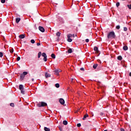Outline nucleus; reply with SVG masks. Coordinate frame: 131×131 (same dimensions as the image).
<instances>
[{"mask_svg": "<svg viewBox=\"0 0 131 131\" xmlns=\"http://www.w3.org/2000/svg\"><path fill=\"white\" fill-rule=\"evenodd\" d=\"M20 21H21V18H16V23H17V24H18V23H19V22H20Z\"/></svg>", "mask_w": 131, "mask_h": 131, "instance_id": "14", "label": "nucleus"}, {"mask_svg": "<svg viewBox=\"0 0 131 131\" xmlns=\"http://www.w3.org/2000/svg\"><path fill=\"white\" fill-rule=\"evenodd\" d=\"M19 90L20 91L22 95H25V91H24V85L23 84H20L19 85Z\"/></svg>", "mask_w": 131, "mask_h": 131, "instance_id": "3", "label": "nucleus"}, {"mask_svg": "<svg viewBox=\"0 0 131 131\" xmlns=\"http://www.w3.org/2000/svg\"><path fill=\"white\" fill-rule=\"evenodd\" d=\"M100 115H103V113H101Z\"/></svg>", "mask_w": 131, "mask_h": 131, "instance_id": "42", "label": "nucleus"}, {"mask_svg": "<svg viewBox=\"0 0 131 131\" xmlns=\"http://www.w3.org/2000/svg\"><path fill=\"white\" fill-rule=\"evenodd\" d=\"M123 50H124V51H127V50H128V47H127L126 46H125L123 47Z\"/></svg>", "mask_w": 131, "mask_h": 131, "instance_id": "15", "label": "nucleus"}, {"mask_svg": "<svg viewBox=\"0 0 131 131\" xmlns=\"http://www.w3.org/2000/svg\"><path fill=\"white\" fill-rule=\"evenodd\" d=\"M19 38L20 39H23V38H25V34H21L19 36Z\"/></svg>", "mask_w": 131, "mask_h": 131, "instance_id": "10", "label": "nucleus"}, {"mask_svg": "<svg viewBox=\"0 0 131 131\" xmlns=\"http://www.w3.org/2000/svg\"><path fill=\"white\" fill-rule=\"evenodd\" d=\"M119 6H120V3H119V2H117V3H116V7H117V8H118V7H119Z\"/></svg>", "mask_w": 131, "mask_h": 131, "instance_id": "25", "label": "nucleus"}, {"mask_svg": "<svg viewBox=\"0 0 131 131\" xmlns=\"http://www.w3.org/2000/svg\"><path fill=\"white\" fill-rule=\"evenodd\" d=\"M80 70H81V71H84V68H81L80 69Z\"/></svg>", "mask_w": 131, "mask_h": 131, "instance_id": "35", "label": "nucleus"}, {"mask_svg": "<svg viewBox=\"0 0 131 131\" xmlns=\"http://www.w3.org/2000/svg\"><path fill=\"white\" fill-rule=\"evenodd\" d=\"M124 31H127V28L124 27Z\"/></svg>", "mask_w": 131, "mask_h": 131, "instance_id": "34", "label": "nucleus"}, {"mask_svg": "<svg viewBox=\"0 0 131 131\" xmlns=\"http://www.w3.org/2000/svg\"><path fill=\"white\" fill-rule=\"evenodd\" d=\"M118 60L119 61H121L122 60V56H119L117 57Z\"/></svg>", "mask_w": 131, "mask_h": 131, "instance_id": "16", "label": "nucleus"}, {"mask_svg": "<svg viewBox=\"0 0 131 131\" xmlns=\"http://www.w3.org/2000/svg\"><path fill=\"white\" fill-rule=\"evenodd\" d=\"M113 14H114V12L113 11Z\"/></svg>", "mask_w": 131, "mask_h": 131, "instance_id": "45", "label": "nucleus"}, {"mask_svg": "<svg viewBox=\"0 0 131 131\" xmlns=\"http://www.w3.org/2000/svg\"><path fill=\"white\" fill-rule=\"evenodd\" d=\"M72 37H75V35L72 34Z\"/></svg>", "mask_w": 131, "mask_h": 131, "instance_id": "40", "label": "nucleus"}, {"mask_svg": "<svg viewBox=\"0 0 131 131\" xmlns=\"http://www.w3.org/2000/svg\"><path fill=\"white\" fill-rule=\"evenodd\" d=\"M77 126L78 127H80V126H81V124H80V123H78V124H77Z\"/></svg>", "mask_w": 131, "mask_h": 131, "instance_id": "31", "label": "nucleus"}, {"mask_svg": "<svg viewBox=\"0 0 131 131\" xmlns=\"http://www.w3.org/2000/svg\"><path fill=\"white\" fill-rule=\"evenodd\" d=\"M73 78L72 79V81H73Z\"/></svg>", "mask_w": 131, "mask_h": 131, "instance_id": "43", "label": "nucleus"}, {"mask_svg": "<svg viewBox=\"0 0 131 131\" xmlns=\"http://www.w3.org/2000/svg\"><path fill=\"white\" fill-rule=\"evenodd\" d=\"M9 51H10V53H14V49H13V48L10 49L9 50Z\"/></svg>", "mask_w": 131, "mask_h": 131, "instance_id": "26", "label": "nucleus"}, {"mask_svg": "<svg viewBox=\"0 0 131 131\" xmlns=\"http://www.w3.org/2000/svg\"><path fill=\"white\" fill-rule=\"evenodd\" d=\"M63 124H64V125H67L68 124V122L66 120H64L63 121Z\"/></svg>", "mask_w": 131, "mask_h": 131, "instance_id": "17", "label": "nucleus"}, {"mask_svg": "<svg viewBox=\"0 0 131 131\" xmlns=\"http://www.w3.org/2000/svg\"><path fill=\"white\" fill-rule=\"evenodd\" d=\"M37 46L38 47H39V46H40V43H39V42L37 43Z\"/></svg>", "mask_w": 131, "mask_h": 131, "instance_id": "38", "label": "nucleus"}, {"mask_svg": "<svg viewBox=\"0 0 131 131\" xmlns=\"http://www.w3.org/2000/svg\"><path fill=\"white\" fill-rule=\"evenodd\" d=\"M32 81H34V78L32 79Z\"/></svg>", "mask_w": 131, "mask_h": 131, "instance_id": "41", "label": "nucleus"}, {"mask_svg": "<svg viewBox=\"0 0 131 131\" xmlns=\"http://www.w3.org/2000/svg\"><path fill=\"white\" fill-rule=\"evenodd\" d=\"M97 67H98V64H94V65H93V68H94V69H96V68H97Z\"/></svg>", "mask_w": 131, "mask_h": 131, "instance_id": "21", "label": "nucleus"}, {"mask_svg": "<svg viewBox=\"0 0 131 131\" xmlns=\"http://www.w3.org/2000/svg\"><path fill=\"white\" fill-rule=\"evenodd\" d=\"M21 58L19 56H18L16 58L17 61H20Z\"/></svg>", "mask_w": 131, "mask_h": 131, "instance_id": "30", "label": "nucleus"}, {"mask_svg": "<svg viewBox=\"0 0 131 131\" xmlns=\"http://www.w3.org/2000/svg\"><path fill=\"white\" fill-rule=\"evenodd\" d=\"M10 106H11V107H14L15 106V104L13 103H11L10 104Z\"/></svg>", "mask_w": 131, "mask_h": 131, "instance_id": "27", "label": "nucleus"}, {"mask_svg": "<svg viewBox=\"0 0 131 131\" xmlns=\"http://www.w3.org/2000/svg\"><path fill=\"white\" fill-rule=\"evenodd\" d=\"M86 117H89V115H88V114H85L83 116V117L82 118L83 120H85V119H86Z\"/></svg>", "mask_w": 131, "mask_h": 131, "instance_id": "12", "label": "nucleus"}, {"mask_svg": "<svg viewBox=\"0 0 131 131\" xmlns=\"http://www.w3.org/2000/svg\"><path fill=\"white\" fill-rule=\"evenodd\" d=\"M94 50L95 52H96L97 54H99V55H100V51H99L98 47H95Z\"/></svg>", "mask_w": 131, "mask_h": 131, "instance_id": "6", "label": "nucleus"}, {"mask_svg": "<svg viewBox=\"0 0 131 131\" xmlns=\"http://www.w3.org/2000/svg\"><path fill=\"white\" fill-rule=\"evenodd\" d=\"M45 106H48V104L46 102H41L38 104V107H45Z\"/></svg>", "mask_w": 131, "mask_h": 131, "instance_id": "5", "label": "nucleus"}, {"mask_svg": "<svg viewBox=\"0 0 131 131\" xmlns=\"http://www.w3.org/2000/svg\"><path fill=\"white\" fill-rule=\"evenodd\" d=\"M44 130L45 131H50L51 129L49 128H48L47 127H44Z\"/></svg>", "mask_w": 131, "mask_h": 131, "instance_id": "19", "label": "nucleus"}, {"mask_svg": "<svg viewBox=\"0 0 131 131\" xmlns=\"http://www.w3.org/2000/svg\"><path fill=\"white\" fill-rule=\"evenodd\" d=\"M51 57H52L53 59H56V55H55V54L52 53V54H51Z\"/></svg>", "mask_w": 131, "mask_h": 131, "instance_id": "18", "label": "nucleus"}, {"mask_svg": "<svg viewBox=\"0 0 131 131\" xmlns=\"http://www.w3.org/2000/svg\"><path fill=\"white\" fill-rule=\"evenodd\" d=\"M28 74V72H24L22 74L20 75V78L21 80H23L24 78H25V76L27 75Z\"/></svg>", "mask_w": 131, "mask_h": 131, "instance_id": "4", "label": "nucleus"}, {"mask_svg": "<svg viewBox=\"0 0 131 131\" xmlns=\"http://www.w3.org/2000/svg\"><path fill=\"white\" fill-rule=\"evenodd\" d=\"M116 29H120V26L118 25L116 27Z\"/></svg>", "mask_w": 131, "mask_h": 131, "instance_id": "29", "label": "nucleus"}, {"mask_svg": "<svg viewBox=\"0 0 131 131\" xmlns=\"http://www.w3.org/2000/svg\"><path fill=\"white\" fill-rule=\"evenodd\" d=\"M31 43H35V40H34V39H31Z\"/></svg>", "mask_w": 131, "mask_h": 131, "instance_id": "28", "label": "nucleus"}, {"mask_svg": "<svg viewBox=\"0 0 131 131\" xmlns=\"http://www.w3.org/2000/svg\"><path fill=\"white\" fill-rule=\"evenodd\" d=\"M55 86L56 88H57V89L60 88V84L59 83H56L55 84Z\"/></svg>", "mask_w": 131, "mask_h": 131, "instance_id": "24", "label": "nucleus"}, {"mask_svg": "<svg viewBox=\"0 0 131 131\" xmlns=\"http://www.w3.org/2000/svg\"><path fill=\"white\" fill-rule=\"evenodd\" d=\"M38 29L41 32H45V28L41 26H39Z\"/></svg>", "mask_w": 131, "mask_h": 131, "instance_id": "8", "label": "nucleus"}, {"mask_svg": "<svg viewBox=\"0 0 131 131\" xmlns=\"http://www.w3.org/2000/svg\"><path fill=\"white\" fill-rule=\"evenodd\" d=\"M71 37H72V34H69L68 35V38H71Z\"/></svg>", "mask_w": 131, "mask_h": 131, "instance_id": "22", "label": "nucleus"}, {"mask_svg": "<svg viewBox=\"0 0 131 131\" xmlns=\"http://www.w3.org/2000/svg\"><path fill=\"white\" fill-rule=\"evenodd\" d=\"M115 38V33L114 31L110 32L107 34L108 39H113Z\"/></svg>", "mask_w": 131, "mask_h": 131, "instance_id": "2", "label": "nucleus"}, {"mask_svg": "<svg viewBox=\"0 0 131 131\" xmlns=\"http://www.w3.org/2000/svg\"><path fill=\"white\" fill-rule=\"evenodd\" d=\"M59 72H60V71H59V70H55L54 71V74L58 76V75H59Z\"/></svg>", "mask_w": 131, "mask_h": 131, "instance_id": "9", "label": "nucleus"}, {"mask_svg": "<svg viewBox=\"0 0 131 131\" xmlns=\"http://www.w3.org/2000/svg\"><path fill=\"white\" fill-rule=\"evenodd\" d=\"M117 96V97H118V96L117 95H116Z\"/></svg>", "mask_w": 131, "mask_h": 131, "instance_id": "44", "label": "nucleus"}, {"mask_svg": "<svg viewBox=\"0 0 131 131\" xmlns=\"http://www.w3.org/2000/svg\"><path fill=\"white\" fill-rule=\"evenodd\" d=\"M122 1H125V0H122Z\"/></svg>", "mask_w": 131, "mask_h": 131, "instance_id": "46", "label": "nucleus"}, {"mask_svg": "<svg viewBox=\"0 0 131 131\" xmlns=\"http://www.w3.org/2000/svg\"><path fill=\"white\" fill-rule=\"evenodd\" d=\"M68 53H69V54H71V53H72V49L71 48H70L68 50Z\"/></svg>", "mask_w": 131, "mask_h": 131, "instance_id": "20", "label": "nucleus"}, {"mask_svg": "<svg viewBox=\"0 0 131 131\" xmlns=\"http://www.w3.org/2000/svg\"><path fill=\"white\" fill-rule=\"evenodd\" d=\"M59 103L61 105H64V104H65V100H64V99H63L62 98H60L59 99Z\"/></svg>", "mask_w": 131, "mask_h": 131, "instance_id": "7", "label": "nucleus"}, {"mask_svg": "<svg viewBox=\"0 0 131 131\" xmlns=\"http://www.w3.org/2000/svg\"><path fill=\"white\" fill-rule=\"evenodd\" d=\"M127 7H128V9H131V4L130 5H128Z\"/></svg>", "mask_w": 131, "mask_h": 131, "instance_id": "36", "label": "nucleus"}, {"mask_svg": "<svg viewBox=\"0 0 131 131\" xmlns=\"http://www.w3.org/2000/svg\"><path fill=\"white\" fill-rule=\"evenodd\" d=\"M2 4H5L6 3V0H1Z\"/></svg>", "mask_w": 131, "mask_h": 131, "instance_id": "32", "label": "nucleus"}, {"mask_svg": "<svg viewBox=\"0 0 131 131\" xmlns=\"http://www.w3.org/2000/svg\"><path fill=\"white\" fill-rule=\"evenodd\" d=\"M45 77H46V78L51 77V74L48 73V72L45 73Z\"/></svg>", "mask_w": 131, "mask_h": 131, "instance_id": "11", "label": "nucleus"}, {"mask_svg": "<svg viewBox=\"0 0 131 131\" xmlns=\"http://www.w3.org/2000/svg\"><path fill=\"white\" fill-rule=\"evenodd\" d=\"M89 41H90V40L89 39H85V42H89Z\"/></svg>", "mask_w": 131, "mask_h": 131, "instance_id": "37", "label": "nucleus"}, {"mask_svg": "<svg viewBox=\"0 0 131 131\" xmlns=\"http://www.w3.org/2000/svg\"><path fill=\"white\" fill-rule=\"evenodd\" d=\"M56 36H57V38H59L60 37V36L61 35V33H60V32H57L56 33Z\"/></svg>", "mask_w": 131, "mask_h": 131, "instance_id": "13", "label": "nucleus"}, {"mask_svg": "<svg viewBox=\"0 0 131 131\" xmlns=\"http://www.w3.org/2000/svg\"><path fill=\"white\" fill-rule=\"evenodd\" d=\"M40 56H42V57H43V60L44 62H47L48 61L47 56V54L46 53L43 52L41 54V52H39L38 53V58H40Z\"/></svg>", "mask_w": 131, "mask_h": 131, "instance_id": "1", "label": "nucleus"}, {"mask_svg": "<svg viewBox=\"0 0 131 131\" xmlns=\"http://www.w3.org/2000/svg\"><path fill=\"white\" fill-rule=\"evenodd\" d=\"M120 131H125V130H124V129L121 128L120 129Z\"/></svg>", "mask_w": 131, "mask_h": 131, "instance_id": "39", "label": "nucleus"}, {"mask_svg": "<svg viewBox=\"0 0 131 131\" xmlns=\"http://www.w3.org/2000/svg\"><path fill=\"white\" fill-rule=\"evenodd\" d=\"M68 41L69 42H71V41H72V39H71V38H68Z\"/></svg>", "mask_w": 131, "mask_h": 131, "instance_id": "23", "label": "nucleus"}, {"mask_svg": "<svg viewBox=\"0 0 131 131\" xmlns=\"http://www.w3.org/2000/svg\"><path fill=\"white\" fill-rule=\"evenodd\" d=\"M3 56H4V54H3V53L0 52V58H2V57H3Z\"/></svg>", "mask_w": 131, "mask_h": 131, "instance_id": "33", "label": "nucleus"}]
</instances>
